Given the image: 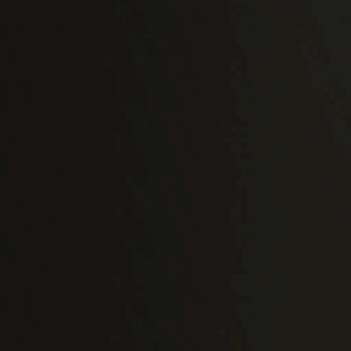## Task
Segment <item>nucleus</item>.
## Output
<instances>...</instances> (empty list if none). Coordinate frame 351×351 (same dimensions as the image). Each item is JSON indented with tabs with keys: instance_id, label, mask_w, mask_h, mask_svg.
I'll return each instance as SVG.
<instances>
[{
	"instance_id": "nucleus-7",
	"label": "nucleus",
	"mask_w": 351,
	"mask_h": 351,
	"mask_svg": "<svg viewBox=\"0 0 351 351\" xmlns=\"http://www.w3.org/2000/svg\"><path fill=\"white\" fill-rule=\"evenodd\" d=\"M21 180H19V176H17V193H21V184L19 185Z\"/></svg>"
},
{
	"instance_id": "nucleus-1",
	"label": "nucleus",
	"mask_w": 351,
	"mask_h": 351,
	"mask_svg": "<svg viewBox=\"0 0 351 351\" xmlns=\"http://www.w3.org/2000/svg\"><path fill=\"white\" fill-rule=\"evenodd\" d=\"M14 60L17 65V75H16L17 82L20 84H22L24 87H27V83L25 81L23 75L21 73L22 56H21V53L19 51V49L18 47L14 49Z\"/></svg>"
},
{
	"instance_id": "nucleus-9",
	"label": "nucleus",
	"mask_w": 351,
	"mask_h": 351,
	"mask_svg": "<svg viewBox=\"0 0 351 351\" xmlns=\"http://www.w3.org/2000/svg\"><path fill=\"white\" fill-rule=\"evenodd\" d=\"M19 38H20V37L17 36V38H16L17 43L19 41Z\"/></svg>"
},
{
	"instance_id": "nucleus-5",
	"label": "nucleus",
	"mask_w": 351,
	"mask_h": 351,
	"mask_svg": "<svg viewBox=\"0 0 351 351\" xmlns=\"http://www.w3.org/2000/svg\"><path fill=\"white\" fill-rule=\"evenodd\" d=\"M14 261L15 265L17 267V269H21V257L18 251H16L14 253Z\"/></svg>"
},
{
	"instance_id": "nucleus-8",
	"label": "nucleus",
	"mask_w": 351,
	"mask_h": 351,
	"mask_svg": "<svg viewBox=\"0 0 351 351\" xmlns=\"http://www.w3.org/2000/svg\"><path fill=\"white\" fill-rule=\"evenodd\" d=\"M23 153L26 154L27 153V149L23 147Z\"/></svg>"
},
{
	"instance_id": "nucleus-2",
	"label": "nucleus",
	"mask_w": 351,
	"mask_h": 351,
	"mask_svg": "<svg viewBox=\"0 0 351 351\" xmlns=\"http://www.w3.org/2000/svg\"><path fill=\"white\" fill-rule=\"evenodd\" d=\"M19 121H21V114H19V108H17V123L14 126V132L16 134L14 138V142L17 146L21 145L22 140H23L25 137L24 132L22 130L21 125L19 124Z\"/></svg>"
},
{
	"instance_id": "nucleus-6",
	"label": "nucleus",
	"mask_w": 351,
	"mask_h": 351,
	"mask_svg": "<svg viewBox=\"0 0 351 351\" xmlns=\"http://www.w3.org/2000/svg\"><path fill=\"white\" fill-rule=\"evenodd\" d=\"M16 207L19 211H21L24 208L23 202L21 199V193H17Z\"/></svg>"
},
{
	"instance_id": "nucleus-3",
	"label": "nucleus",
	"mask_w": 351,
	"mask_h": 351,
	"mask_svg": "<svg viewBox=\"0 0 351 351\" xmlns=\"http://www.w3.org/2000/svg\"><path fill=\"white\" fill-rule=\"evenodd\" d=\"M16 332H17L18 337L15 340V345H16L17 349L19 351H21L23 349L24 345H25L24 341L22 338L24 335V330L21 326L17 325Z\"/></svg>"
},
{
	"instance_id": "nucleus-4",
	"label": "nucleus",
	"mask_w": 351,
	"mask_h": 351,
	"mask_svg": "<svg viewBox=\"0 0 351 351\" xmlns=\"http://www.w3.org/2000/svg\"><path fill=\"white\" fill-rule=\"evenodd\" d=\"M17 20H16V27L18 31L21 33L22 30L24 29V23L21 19V0H17Z\"/></svg>"
}]
</instances>
